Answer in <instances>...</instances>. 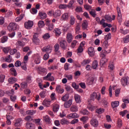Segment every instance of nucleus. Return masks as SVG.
<instances>
[{"mask_svg": "<svg viewBox=\"0 0 129 129\" xmlns=\"http://www.w3.org/2000/svg\"><path fill=\"white\" fill-rule=\"evenodd\" d=\"M24 26L26 29L30 30L33 26H34V22L32 21L29 20L27 22H25Z\"/></svg>", "mask_w": 129, "mask_h": 129, "instance_id": "5", "label": "nucleus"}, {"mask_svg": "<svg viewBox=\"0 0 129 129\" xmlns=\"http://www.w3.org/2000/svg\"><path fill=\"white\" fill-rule=\"evenodd\" d=\"M50 34L49 33H45L43 36V38L44 40H47V39H50Z\"/></svg>", "mask_w": 129, "mask_h": 129, "instance_id": "63", "label": "nucleus"}, {"mask_svg": "<svg viewBox=\"0 0 129 129\" xmlns=\"http://www.w3.org/2000/svg\"><path fill=\"white\" fill-rule=\"evenodd\" d=\"M61 19L62 20V21H68V20H69V13H63L61 15Z\"/></svg>", "mask_w": 129, "mask_h": 129, "instance_id": "14", "label": "nucleus"}, {"mask_svg": "<svg viewBox=\"0 0 129 129\" xmlns=\"http://www.w3.org/2000/svg\"><path fill=\"white\" fill-rule=\"evenodd\" d=\"M38 72L39 74H43V73L47 72V70L44 68H39Z\"/></svg>", "mask_w": 129, "mask_h": 129, "instance_id": "32", "label": "nucleus"}, {"mask_svg": "<svg viewBox=\"0 0 129 129\" xmlns=\"http://www.w3.org/2000/svg\"><path fill=\"white\" fill-rule=\"evenodd\" d=\"M108 59L106 57H103L101 59L100 61V65L101 67L104 66V65L106 64Z\"/></svg>", "mask_w": 129, "mask_h": 129, "instance_id": "13", "label": "nucleus"}, {"mask_svg": "<svg viewBox=\"0 0 129 129\" xmlns=\"http://www.w3.org/2000/svg\"><path fill=\"white\" fill-rule=\"evenodd\" d=\"M26 114H28L29 115H34L35 113H36V110H28L26 112Z\"/></svg>", "mask_w": 129, "mask_h": 129, "instance_id": "35", "label": "nucleus"}, {"mask_svg": "<svg viewBox=\"0 0 129 129\" xmlns=\"http://www.w3.org/2000/svg\"><path fill=\"white\" fill-rule=\"evenodd\" d=\"M7 41H8V36H4L3 37H2L1 38V42L2 43H6V42H7Z\"/></svg>", "mask_w": 129, "mask_h": 129, "instance_id": "59", "label": "nucleus"}, {"mask_svg": "<svg viewBox=\"0 0 129 129\" xmlns=\"http://www.w3.org/2000/svg\"><path fill=\"white\" fill-rule=\"evenodd\" d=\"M43 121H45V122L48 124L51 123V118H50V117L47 115L43 117Z\"/></svg>", "mask_w": 129, "mask_h": 129, "instance_id": "16", "label": "nucleus"}, {"mask_svg": "<svg viewBox=\"0 0 129 129\" xmlns=\"http://www.w3.org/2000/svg\"><path fill=\"white\" fill-rule=\"evenodd\" d=\"M92 67L93 69H97V67H98V61L97 60H95L93 61Z\"/></svg>", "mask_w": 129, "mask_h": 129, "instance_id": "29", "label": "nucleus"}, {"mask_svg": "<svg viewBox=\"0 0 129 129\" xmlns=\"http://www.w3.org/2000/svg\"><path fill=\"white\" fill-rule=\"evenodd\" d=\"M8 82L10 84H14V83H16V82H17V79L16 78H10L9 79Z\"/></svg>", "mask_w": 129, "mask_h": 129, "instance_id": "36", "label": "nucleus"}, {"mask_svg": "<svg viewBox=\"0 0 129 129\" xmlns=\"http://www.w3.org/2000/svg\"><path fill=\"white\" fill-rule=\"evenodd\" d=\"M6 62H8V63H11L12 62V57L11 55H9L7 57L5 58Z\"/></svg>", "mask_w": 129, "mask_h": 129, "instance_id": "50", "label": "nucleus"}, {"mask_svg": "<svg viewBox=\"0 0 129 129\" xmlns=\"http://www.w3.org/2000/svg\"><path fill=\"white\" fill-rule=\"evenodd\" d=\"M55 91L57 92V93H60V94H62L64 92V90L62 87H61V86L58 85L56 86L55 88Z\"/></svg>", "mask_w": 129, "mask_h": 129, "instance_id": "18", "label": "nucleus"}, {"mask_svg": "<svg viewBox=\"0 0 129 129\" xmlns=\"http://www.w3.org/2000/svg\"><path fill=\"white\" fill-rule=\"evenodd\" d=\"M106 53L107 52L105 50H103L102 53L100 54V57L101 58H106L105 56H106Z\"/></svg>", "mask_w": 129, "mask_h": 129, "instance_id": "62", "label": "nucleus"}, {"mask_svg": "<svg viewBox=\"0 0 129 129\" xmlns=\"http://www.w3.org/2000/svg\"><path fill=\"white\" fill-rule=\"evenodd\" d=\"M21 67L23 70H24V71H27V70H28V69L27 68V63H26L22 62Z\"/></svg>", "mask_w": 129, "mask_h": 129, "instance_id": "47", "label": "nucleus"}, {"mask_svg": "<svg viewBox=\"0 0 129 129\" xmlns=\"http://www.w3.org/2000/svg\"><path fill=\"white\" fill-rule=\"evenodd\" d=\"M45 25L47 26L46 29L47 31H52L54 29V24L51 23V20L48 18L45 20Z\"/></svg>", "mask_w": 129, "mask_h": 129, "instance_id": "1", "label": "nucleus"}, {"mask_svg": "<svg viewBox=\"0 0 129 129\" xmlns=\"http://www.w3.org/2000/svg\"><path fill=\"white\" fill-rule=\"evenodd\" d=\"M121 83L123 86L129 85V78H123L121 80Z\"/></svg>", "mask_w": 129, "mask_h": 129, "instance_id": "8", "label": "nucleus"}, {"mask_svg": "<svg viewBox=\"0 0 129 129\" xmlns=\"http://www.w3.org/2000/svg\"><path fill=\"white\" fill-rule=\"evenodd\" d=\"M2 50L3 52L5 53V54H7L9 53V51H10V50H11V47H3L2 48Z\"/></svg>", "mask_w": 129, "mask_h": 129, "instance_id": "44", "label": "nucleus"}, {"mask_svg": "<svg viewBox=\"0 0 129 129\" xmlns=\"http://www.w3.org/2000/svg\"><path fill=\"white\" fill-rule=\"evenodd\" d=\"M60 123L61 124H69V123H70V122H69L68 120L63 118L60 120Z\"/></svg>", "mask_w": 129, "mask_h": 129, "instance_id": "41", "label": "nucleus"}, {"mask_svg": "<svg viewBox=\"0 0 129 129\" xmlns=\"http://www.w3.org/2000/svg\"><path fill=\"white\" fill-rule=\"evenodd\" d=\"M53 110L54 112H57L59 110V105L56 103L52 104Z\"/></svg>", "mask_w": 129, "mask_h": 129, "instance_id": "24", "label": "nucleus"}, {"mask_svg": "<svg viewBox=\"0 0 129 129\" xmlns=\"http://www.w3.org/2000/svg\"><path fill=\"white\" fill-rule=\"evenodd\" d=\"M58 8L60 10H63L64 9H67V8H68V6L66 4H60Z\"/></svg>", "mask_w": 129, "mask_h": 129, "instance_id": "49", "label": "nucleus"}, {"mask_svg": "<svg viewBox=\"0 0 129 129\" xmlns=\"http://www.w3.org/2000/svg\"><path fill=\"white\" fill-rule=\"evenodd\" d=\"M22 66V62L20 60H17L15 63V67H20V66Z\"/></svg>", "mask_w": 129, "mask_h": 129, "instance_id": "58", "label": "nucleus"}, {"mask_svg": "<svg viewBox=\"0 0 129 129\" xmlns=\"http://www.w3.org/2000/svg\"><path fill=\"white\" fill-rule=\"evenodd\" d=\"M35 123L36 124H37V125H41V119L38 118V119H34V120Z\"/></svg>", "mask_w": 129, "mask_h": 129, "instance_id": "53", "label": "nucleus"}, {"mask_svg": "<svg viewBox=\"0 0 129 129\" xmlns=\"http://www.w3.org/2000/svg\"><path fill=\"white\" fill-rule=\"evenodd\" d=\"M61 16V11L59 10H55L53 13V17L54 18H57Z\"/></svg>", "mask_w": 129, "mask_h": 129, "instance_id": "28", "label": "nucleus"}, {"mask_svg": "<svg viewBox=\"0 0 129 129\" xmlns=\"http://www.w3.org/2000/svg\"><path fill=\"white\" fill-rule=\"evenodd\" d=\"M80 30V25H79V23L77 24L76 26V34H79V31Z\"/></svg>", "mask_w": 129, "mask_h": 129, "instance_id": "48", "label": "nucleus"}, {"mask_svg": "<svg viewBox=\"0 0 129 129\" xmlns=\"http://www.w3.org/2000/svg\"><path fill=\"white\" fill-rule=\"evenodd\" d=\"M31 54H32V51H29L24 56L22 63H28V61H29V56H30Z\"/></svg>", "mask_w": 129, "mask_h": 129, "instance_id": "12", "label": "nucleus"}, {"mask_svg": "<svg viewBox=\"0 0 129 129\" xmlns=\"http://www.w3.org/2000/svg\"><path fill=\"white\" fill-rule=\"evenodd\" d=\"M72 105V99H70L68 102H66L64 104L65 108H69L70 106Z\"/></svg>", "mask_w": 129, "mask_h": 129, "instance_id": "26", "label": "nucleus"}, {"mask_svg": "<svg viewBox=\"0 0 129 129\" xmlns=\"http://www.w3.org/2000/svg\"><path fill=\"white\" fill-rule=\"evenodd\" d=\"M74 98L77 103H80V102H81V98L80 97V95L77 94H75Z\"/></svg>", "mask_w": 129, "mask_h": 129, "instance_id": "22", "label": "nucleus"}, {"mask_svg": "<svg viewBox=\"0 0 129 129\" xmlns=\"http://www.w3.org/2000/svg\"><path fill=\"white\" fill-rule=\"evenodd\" d=\"M25 120H26V121H32L33 120V118H32V116L28 115L26 116L24 118Z\"/></svg>", "mask_w": 129, "mask_h": 129, "instance_id": "51", "label": "nucleus"}, {"mask_svg": "<svg viewBox=\"0 0 129 129\" xmlns=\"http://www.w3.org/2000/svg\"><path fill=\"white\" fill-rule=\"evenodd\" d=\"M33 125H34L32 123H27L26 126L27 128H28V129H32V128H33Z\"/></svg>", "mask_w": 129, "mask_h": 129, "instance_id": "54", "label": "nucleus"}, {"mask_svg": "<svg viewBox=\"0 0 129 129\" xmlns=\"http://www.w3.org/2000/svg\"><path fill=\"white\" fill-rule=\"evenodd\" d=\"M96 112L98 113V114H101L104 112V109L103 108H98L96 110Z\"/></svg>", "mask_w": 129, "mask_h": 129, "instance_id": "46", "label": "nucleus"}, {"mask_svg": "<svg viewBox=\"0 0 129 129\" xmlns=\"http://www.w3.org/2000/svg\"><path fill=\"white\" fill-rule=\"evenodd\" d=\"M38 26L39 28H43L45 26V22H44V21L40 20L38 22Z\"/></svg>", "mask_w": 129, "mask_h": 129, "instance_id": "39", "label": "nucleus"}, {"mask_svg": "<svg viewBox=\"0 0 129 129\" xmlns=\"http://www.w3.org/2000/svg\"><path fill=\"white\" fill-rule=\"evenodd\" d=\"M34 62L35 64H40L41 63V57L40 55H36V58L35 59Z\"/></svg>", "mask_w": 129, "mask_h": 129, "instance_id": "33", "label": "nucleus"}, {"mask_svg": "<svg viewBox=\"0 0 129 129\" xmlns=\"http://www.w3.org/2000/svg\"><path fill=\"white\" fill-rule=\"evenodd\" d=\"M71 111L72 112H76V111H78V108L75 105H73L71 107Z\"/></svg>", "mask_w": 129, "mask_h": 129, "instance_id": "42", "label": "nucleus"}, {"mask_svg": "<svg viewBox=\"0 0 129 129\" xmlns=\"http://www.w3.org/2000/svg\"><path fill=\"white\" fill-rule=\"evenodd\" d=\"M75 21H76L75 17L73 15L71 16L70 17V25L71 26H74L75 25Z\"/></svg>", "mask_w": 129, "mask_h": 129, "instance_id": "21", "label": "nucleus"}, {"mask_svg": "<svg viewBox=\"0 0 129 129\" xmlns=\"http://www.w3.org/2000/svg\"><path fill=\"white\" fill-rule=\"evenodd\" d=\"M111 105L112 108H115V107H117L119 105V101H115L111 102Z\"/></svg>", "mask_w": 129, "mask_h": 129, "instance_id": "25", "label": "nucleus"}, {"mask_svg": "<svg viewBox=\"0 0 129 129\" xmlns=\"http://www.w3.org/2000/svg\"><path fill=\"white\" fill-rule=\"evenodd\" d=\"M69 99V94H66L63 96L61 97V100L62 101H67V100Z\"/></svg>", "mask_w": 129, "mask_h": 129, "instance_id": "43", "label": "nucleus"}, {"mask_svg": "<svg viewBox=\"0 0 129 129\" xmlns=\"http://www.w3.org/2000/svg\"><path fill=\"white\" fill-rule=\"evenodd\" d=\"M83 47L79 46L77 50V53H82L83 52Z\"/></svg>", "mask_w": 129, "mask_h": 129, "instance_id": "61", "label": "nucleus"}, {"mask_svg": "<svg viewBox=\"0 0 129 129\" xmlns=\"http://www.w3.org/2000/svg\"><path fill=\"white\" fill-rule=\"evenodd\" d=\"M6 78V76L4 75H0V82L1 83H3L5 81V79Z\"/></svg>", "mask_w": 129, "mask_h": 129, "instance_id": "56", "label": "nucleus"}, {"mask_svg": "<svg viewBox=\"0 0 129 129\" xmlns=\"http://www.w3.org/2000/svg\"><path fill=\"white\" fill-rule=\"evenodd\" d=\"M105 19L106 20H107L108 23H110V22H111V17H110L109 15H105Z\"/></svg>", "mask_w": 129, "mask_h": 129, "instance_id": "52", "label": "nucleus"}, {"mask_svg": "<svg viewBox=\"0 0 129 129\" xmlns=\"http://www.w3.org/2000/svg\"><path fill=\"white\" fill-rule=\"evenodd\" d=\"M10 73L12 75H13V76H17V75H18L16 69L14 68L10 69Z\"/></svg>", "mask_w": 129, "mask_h": 129, "instance_id": "31", "label": "nucleus"}, {"mask_svg": "<svg viewBox=\"0 0 129 129\" xmlns=\"http://www.w3.org/2000/svg\"><path fill=\"white\" fill-rule=\"evenodd\" d=\"M51 75H52V73H49L46 76L43 77V80H48V81H54L55 78Z\"/></svg>", "mask_w": 129, "mask_h": 129, "instance_id": "6", "label": "nucleus"}, {"mask_svg": "<svg viewBox=\"0 0 129 129\" xmlns=\"http://www.w3.org/2000/svg\"><path fill=\"white\" fill-rule=\"evenodd\" d=\"M108 68L110 70H113V69H114V62L113 61L110 62Z\"/></svg>", "mask_w": 129, "mask_h": 129, "instance_id": "40", "label": "nucleus"}, {"mask_svg": "<svg viewBox=\"0 0 129 129\" xmlns=\"http://www.w3.org/2000/svg\"><path fill=\"white\" fill-rule=\"evenodd\" d=\"M67 117L69 119H71V118H78V117H79V115L76 113H72L68 114Z\"/></svg>", "mask_w": 129, "mask_h": 129, "instance_id": "9", "label": "nucleus"}, {"mask_svg": "<svg viewBox=\"0 0 129 129\" xmlns=\"http://www.w3.org/2000/svg\"><path fill=\"white\" fill-rule=\"evenodd\" d=\"M91 62V60H90V59H86L83 61L82 64L83 65H86L87 64H89V63H90Z\"/></svg>", "mask_w": 129, "mask_h": 129, "instance_id": "45", "label": "nucleus"}, {"mask_svg": "<svg viewBox=\"0 0 129 129\" xmlns=\"http://www.w3.org/2000/svg\"><path fill=\"white\" fill-rule=\"evenodd\" d=\"M39 16L40 20H45L47 18V14L44 12H40L39 13Z\"/></svg>", "mask_w": 129, "mask_h": 129, "instance_id": "17", "label": "nucleus"}, {"mask_svg": "<svg viewBox=\"0 0 129 129\" xmlns=\"http://www.w3.org/2000/svg\"><path fill=\"white\" fill-rule=\"evenodd\" d=\"M53 33H55V36H56V37H59V36L61 35V30H60V29L59 28H55L53 30Z\"/></svg>", "mask_w": 129, "mask_h": 129, "instance_id": "27", "label": "nucleus"}, {"mask_svg": "<svg viewBox=\"0 0 129 129\" xmlns=\"http://www.w3.org/2000/svg\"><path fill=\"white\" fill-rule=\"evenodd\" d=\"M87 108L91 111H94V110L96 109V106L92 105L91 104H89L87 106Z\"/></svg>", "mask_w": 129, "mask_h": 129, "instance_id": "34", "label": "nucleus"}, {"mask_svg": "<svg viewBox=\"0 0 129 129\" xmlns=\"http://www.w3.org/2000/svg\"><path fill=\"white\" fill-rule=\"evenodd\" d=\"M59 44L61 48L65 49V48H66V44H67V42L65 40H62L60 42Z\"/></svg>", "mask_w": 129, "mask_h": 129, "instance_id": "30", "label": "nucleus"}, {"mask_svg": "<svg viewBox=\"0 0 129 129\" xmlns=\"http://www.w3.org/2000/svg\"><path fill=\"white\" fill-rule=\"evenodd\" d=\"M16 45L17 47H18V48H20V47H23V46H25V43L21 41H18L16 42Z\"/></svg>", "mask_w": 129, "mask_h": 129, "instance_id": "37", "label": "nucleus"}, {"mask_svg": "<svg viewBox=\"0 0 129 129\" xmlns=\"http://www.w3.org/2000/svg\"><path fill=\"white\" fill-rule=\"evenodd\" d=\"M32 41L33 43H35V44H38V43H40V39L38 38V33H34L33 36Z\"/></svg>", "mask_w": 129, "mask_h": 129, "instance_id": "11", "label": "nucleus"}, {"mask_svg": "<svg viewBox=\"0 0 129 129\" xmlns=\"http://www.w3.org/2000/svg\"><path fill=\"white\" fill-rule=\"evenodd\" d=\"M81 113H82L84 115H87L89 114V112L87 110L85 109L81 111Z\"/></svg>", "mask_w": 129, "mask_h": 129, "instance_id": "55", "label": "nucleus"}, {"mask_svg": "<svg viewBox=\"0 0 129 129\" xmlns=\"http://www.w3.org/2000/svg\"><path fill=\"white\" fill-rule=\"evenodd\" d=\"M77 43H78L77 41L74 40L71 43V47L75 48V47L76 46V45H77Z\"/></svg>", "mask_w": 129, "mask_h": 129, "instance_id": "60", "label": "nucleus"}, {"mask_svg": "<svg viewBox=\"0 0 129 129\" xmlns=\"http://www.w3.org/2000/svg\"><path fill=\"white\" fill-rule=\"evenodd\" d=\"M42 52H46L48 54H50L52 52V46L47 45L42 48Z\"/></svg>", "mask_w": 129, "mask_h": 129, "instance_id": "7", "label": "nucleus"}, {"mask_svg": "<svg viewBox=\"0 0 129 129\" xmlns=\"http://www.w3.org/2000/svg\"><path fill=\"white\" fill-rule=\"evenodd\" d=\"M90 123L94 127H97L98 126V121L95 119H92L90 121Z\"/></svg>", "mask_w": 129, "mask_h": 129, "instance_id": "19", "label": "nucleus"}, {"mask_svg": "<svg viewBox=\"0 0 129 129\" xmlns=\"http://www.w3.org/2000/svg\"><path fill=\"white\" fill-rule=\"evenodd\" d=\"M123 41L124 43H128L129 42V35H127L125 38H123Z\"/></svg>", "mask_w": 129, "mask_h": 129, "instance_id": "64", "label": "nucleus"}, {"mask_svg": "<svg viewBox=\"0 0 129 129\" xmlns=\"http://www.w3.org/2000/svg\"><path fill=\"white\" fill-rule=\"evenodd\" d=\"M74 3H75V1L74 0L71 1L68 5V8H72V6L74 5Z\"/></svg>", "mask_w": 129, "mask_h": 129, "instance_id": "57", "label": "nucleus"}, {"mask_svg": "<svg viewBox=\"0 0 129 129\" xmlns=\"http://www.w3.org/2000/svg\"><path fill=\"white\" fill-rule=\"evenodd\" d=\"M94 82V78L93 77H90L87 80V84L88 85H92Z\"/></svg>", "mask_w": 129, "mask_h": 129, "instance_id": "20", "label": "nucleus"}, {"mask_svg": "<svg viewBox=\"0 0 129 129\" xmlns=\"http://www.w3.org/2000/svg\"><path fill=\"white\" fill-rule=\"evenodd\" d=\"M7 29L9 32H12V31H16L18 29V25L15 23H10L8 25Z\"/></svg>", "mask_w": 129, "mask_h": 129, "instance_id": "2", "label": "nucleus"}, {"mask_svg": "<svg viewBox=\"0 0 129 129\" xmlns=\"http://www.w3.org/2000/svg\"><path fill=\"white\" fill-rule=\"evenodd\" d=\"M51 103H52V100L50 99H45L42 103V105L44 106V107H49L50 105H51Z\"/></svg>", "mask_w": 129, "mask_h": 129, "instance_id": "4", "label": "nucleus"}, {"mask_svg": "<svg viewBox=\"0 0 129 129\" xmlns=\"http://www.w3.org/2000/svg\"><path fill=\"white\" fill-rule=\"evenodd\" d=\"M88 27V21L84 20L82 24V28L83 30H86Z\"/></svg>", "mask_w": 129, "mask_h": 129, "instance_id": "23", "label": "nucleus"}, {"mask_svg": "<svg viewBox=\"0 0 129 129\" xmlns=\"http://www.w3.org/2000/svg\"><path fill=\"white\" fill-rule=\"evenodd\" d=\"M101 95L100 93L99 92H94L90 95V98L92 100H94V99H97V100H100Z\"/></svg>", "mask_w": 129, "mask_h": 129, "instance_id": "3", "label": "nucleus"}, {"mask_svg": "<svg viewBox=\"0 0 129 129\" xmlns=\"http://www.w3.org/2000/svg\"><path fill=\"white\" fill-rule=\"evenodd\" d=\"M25 15L21 14L19 17H18L15 19V22H21L24 19Z\"/></svg>", "mask_w": 129, "mask_h": 129, "instance_id": "38", "label": "nucleus"}, {"mask_svg": "<svg viewBox=\"0 0 129 129\" xmlns=\"http://www.w3.org/2000/svg\"><path fill=\"white\" fill-rule=\"evenodd\" d=\"M88 53L90 57H93L95 55V51H94V48L89 47L88 49Z\"/></svg>", "mask_w": 129, "mask_h": 129, "instance_id": "10", "label": "nucleus"}, {"mask_svg": "<svg viewBox=\"0 0 129 129\" xmlns=\"http://www.w3.org/2000/svg\"><path fill=\"white\" fill-rule=\"evenodd\" d=\"M72 40H73V35H72V34L70 33H68L67 34V41L69 43H71L72 42Z\"/></svg>", "mask_w": 129, "mask_h": 129, "instance_id": "15", "label": "nucleus"}]
</instances>
